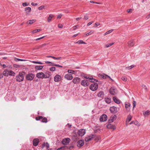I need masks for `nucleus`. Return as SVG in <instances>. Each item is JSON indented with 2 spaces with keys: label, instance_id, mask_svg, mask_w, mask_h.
I'll return each instance as SVG.
<instances>
[{
  "label": "nucleus",
  "instance_id": "obj_1",
  "mask_svg": "<svg viewBox=\"0 0 150 150\" xmlns=\"http://www.w3.org/2000/svg\"><path fill=\"white\" fill-rule=\"evenodd\" d=\"M15 73L11 70L6 69L3 72V75L6 76H14Z\"/></svg>",
  "mask_w": 150,
  "mask_h": 150
},
{
  "label": "nucleus",
  "instance_id": "obj_2",
  "mask_svg": "<svg viewBox=\"0 0 150 150\" xmlns=\"http://www.w3.org/2000/svg\"><path fill=\"white\" fill-rule=\"evenodd\" d=\"M24 74V72L20 73L16 77V80L19 82L22 81L24 79L23 75Z\"/></svg>",
  "mask_w": 150,
  "mask_h": 150
},
{
  "label": "nucleus",
  "instance_id": "obj_3",
  "mask_svg": "<svg viewBox=\"0 0 150 150\" xmlns=\"http://www.w3.org/2000/svg\"><path fill=\"white\" fill-rule=\"evenodd\" d=\"M98 88V86L97 83H94L91 84L89 87L90 89L93 91H96Z\"/></svg>",
  "mask_w": 150,
  "mask_h": 150
},
{
  "label": "nucleus",
  "instance_id": "obj_4",
  "mask_svg": "<svg viewBox=\"0 0 150 150\" xmlns=\"http://www.w3.org/2000/svg\"><path fill=\"white\" fill-rule=\"evenodd\" d=\"M81 84V85L85 87L87 86L90 84L88 81L86 79H84L82 81Z\"/></svg>",
  "mask_w": 150,
  "mask_h": 150
},
{
  "label": "nucleus",
  "instance_id": "obj_5",
  "mask_svg": "<svg viewBox=\"0 0 150 150\" xmlns=\"http://www.w3.org/2000/svg\"><path fill=\"white\" fill-rule=\"evenodd\" d=\"M95 135L91 134L88 137H86L85 138V140L86 142H88L89 141L91 140L92 139L95 137Z\"/></svg>",
  "mask_w": 150,
  "mask_h": 150
},
{
  "label": "nucleus",
  "instance_id": "obj_6",
  "mask_svg": "<svg viewBox=\"0 0 150 150\" xmlns=\"http://www.w3.org/2000/svg\"><path fill=\"white\" fill-rule=\"evenodd\" d=\"M110 93L112 95H115L117 93L116 89L114 87H112L109 90Z\"/></svg>",
  "mask_w": 150,
  "mask_h": 150
},
{
  "label": "nucleus",
  "instance_id": "obj_7",
  "mask_svg": "<svg viewBox=\"0 0 150 150\" xmlns=\"http://www.w3.org/2000/svg\"><path fill=\"white\" fill-rule=\"evenodd\" d=\"M70 139L69 138H65L62 141V143L64 145H67L70 142Z\"/></svg>",
  "mask_w": 150,
  "mask_h": 150
},
{
  "label": "nucleus",
  "instance_id": "obj_8",
  "mask_svg": "<svg viewBox=\"0 0 150 150\" xmlns=\"http://www.w3.org/2000/svg\"><path fill=\"white\" fill-rule=\"evenodd\" d=\"M107 116L105 114H103L100 116V120L101 122H104L107 120Z\"/></svg>",
  "mask_w": 150,
  "mask_h": 150
},
{
  "label": "nucleus",
  "instance_id": "obj_9",
  "mask_svg": "<svg viewBox=\"0 0 150 150\" xmlns=\"http://www.w3.org/2000/svg\"><path fill=\"white\" fill-rule=\"evenodd\" d=\"M36 76L38 78H41L42 79L44 78V73L42 72H39L37 73L36 75Z\"/></svg>",
  "mask_w": 150,
  "mask_h": 150
},
{
  "label": "nucleus",
  "instance_id": "obj_10",
  "mask_svg": "<svg viewBox=\"0 0 150 150\" xmlns=\"http://www.w3.org/2000/svg\"><path fill=\"white\" fill-rule=\"evenodd\" d=\"M64 78L67 80H71L72 79L73 77L71 74L68 73L65 75Z\"/></svg>",
  "mask_w": 150,
  "mask_h": 150
},
{
  "label": "nucleus",
  "instance_id": "obj_11",
  "mask_svg": "<svg viewBox=\"0 0 150 150\" xmlns=\"http://www.w3.org/2000/svg\"><path fill=\"white\" fill-rule=\"evenodd\" d=\"M62 79V76L58 74L56 75L54 77V81L55 82H58Z\"/></svg>",
  "mask_w": 150,
  "mask_h": 150
},
{
  "label": "nucleus",
  "instance_id": "obj_12",
  "mask_svg": "<svg viewBox=\"0 0 150 150\" xmlns=\"http://www.w3.org/2000/svg\"><path fill=\"white\" fill-rule=\"evenodd\" d=\"M78 133L79 136H82L85 134V130L84 129H80L79 130Z\"/></svg>",
  "mask_w": 150,
  "mask_h": 150
},
{
  "label": "nucleus",
  "instance_id": "obj_13",
  "mask_svg": "<svg viewBox=\"0 0 150 150\" xmlns=\"http://www.w3.org/2000/svg\"><path fill=\"white\" fill-rule=\"evenodd\" d=\"M39 142V140L38 139H34L33 141V145L35 146H37Z\"/></svg>",
  "mask_w": 150,
  "mask_h": 150
},
{
  "label": "nucleus",
  "instance_id": "obj_14",
  "mask_svg": "<svg viewBox=\"0 0 150 150\" xmlns=\"http://www.w3.org/2000/svg\"><path fill=\"white\" fill-rule=\"evenodd\" d=\"M84 142L83 140H81L78 141L77 143V146L79 147H81L83 145Z\"/></svg>",
  "mask_w": 150,
  "mask_h": 150
},
{
  "label": "nucleus",
  "instance_id": "obj_15",
  "mask_svg": "<svg viewBox=\"0 0 150 150\" xmlns=\"http://www.w3.org/2000/svg\"><path fill=\"white\" fill-rule=\"evenodd\" d=\"M99 76L101 77L102 78H103L104 79H105L107 77H108L110 78L111 80H113L110 77V76H109L108 75L103 74H99Z\"/></svg>",
  "mask_w": 150,
  "mask_h": 150
},
{
  "label": "nucleus",
  "instance_id": "obj_16",
  "mask_svg": "<svg viewBox=\"0 0 150 150\" xmlns=\"http://www.w3.org/2000/svg\"><path fill=\"white\" fill-rule=\"evenodd\" d=\"M80 81V78L78 77L74 78L72 82L75 84H76L79 83Z\"/></svg>",
  "mask_w": 150,
  "mask_h": 150
},
{
  "label": "nucleus",
  "instance_id": "obj_17",
  "mask_svg": "<svg viewBox=\"0 0 150 150\" xmlns=\"http://www.w3.org/2000/svg\"><path fill=\"white\" fill-rule=\"evenodd\" d=\"M117 108L114 106L111 107L110 108V110L112 112H117Z\"/></svg>",
  "mask_w": 150,
  "mask_h": 150
},
{
  "label": "nucleus",
  "instance_id": "obj_18",
  "mask_svg": "<svg viewBox=\"0 0 150 150\" xmlns=\"http://www.w3.org/2000/svg\"><path fill=\"white\" fill-rule=\"evenodd\" d=\"M117 118V116L115 115H114L111 116L109 120V121L110 123L112 122L113 121L115 120Z\"/></svg>",
  "mask_w": 150,
  "mask_h": 150
},
{
  "label": "nucleus",
  "instance_id": "obj_19",
  "mask_svg": "<svg viewBox=\"0 0 150 150\" xmlns=\"http://www.w3.org/2000/svg\"><path fill=\"white\" fill-rule=\"evenodd\" d=\"M44 78H47L50 77V73L49 71H47L44 73Z\"/></svg>",
  "mask_w": 150,
  "mask_h": 150
},
{
  "label": "nucleus",
  "instance_id": "obj_20",
  "mask_svg": "<svg viewBox=\"0 0 150 150\" xmlns=\"http://www.w3.org/2000/svg\"><path fill=\"white\" fill-rule=\"evenodd\" d=\"M107 127L108 128H110L111 129H116V126L115 125H112L111 124H109L107 125Z\"/></svg>",
  "mask_w": 150,
  "mask_h": 150
},
{
  "label": "nucleus",
  "instance_id": "obj_21",
  "mask_svg": "<svg viewBox=\"0 0 150 150\" xmlns=\"http://www.w3.org/2000/svg\"><path fill=\"white\" fill-rule=\"evenodd\" d=\"M143 114L144 116H147L150 114V111L149 110H147L145 112H143Z\"/></svg>",
  "mask_w": 150,
  "mask_h": 150
},
{
  "label": "nucleus",
  "instance_id": "obj_22",
  "mask_svg": "<svg viewBox=\"0 0 150 150\" xmlns=\"http://www.w3.org/2000/svg\"><path fill=\"white\" fill-rule=\"evenodd\" d=\"M132 119V117L130 115H129L127 116V118L126 120V123L128 124L129 122L131 121Z\"/></svg>",
  "mask_w": 150,
  "mask_h": 150
},
{
  "label": "nucleus",
  "instance_id": "obj_23",
  "mask_svg": "<svg viewBox=\"0 0 150 150\" xmlns=\"http://www.w3.org/2000/svg\"><path fill=\"white\" fill-rule=\"evenodd\" d=\"M125 108L127 110L129 109V108L130 107L131 105L128 102H126L125 103Z\"/></svg>",
  "mask_w": 150,
  "mask_h": 150
},
{
  "label": "nucleus",
  "instance_id": "obj_24",
  "mask_svg": "<svg viewBox=\"0 0 150 150\" xmlns=\"http://www.w3.org/2000/svg\"><path fill=\"white\" fill-rule=\"evenodd\" d=\"M113 100L114 101V102L117 104H119L120 103V101L118 100L117 98L115 97H113Z\"/></svg>",
  "mask_w": 150,
  "mask_h": 150
},
{
  "label": "nucleus",
  "instance_id": "obj_25",
  "mask_svg": "<svg viewBox=\"0 0 150 150\" xmlns=\"http://www.w3.org/2000/svg\"><path fill=\"white\" fill-rule=\"evenodd\" d=\"M34 77V75L33 74H29V80H32Z\"/></svg>",
  "mask_w": 150,
  "mask_h": 150
},
{
  "label": "nucleus",
  "instance_id": "obj_26",
  "mask_svg": "<svg viewBox=\"0 0 150 150\" xmlns=\"http://www.w3.org/2000/svg\"><path fill=\"white\" fill-rule=\"evenodd\" d=\"M43 67L42 66H36L35 68L36 70H40L42 69Z\"/></svg>",
  "mask_w": 150,
  "mask_h": 150
},
{
  "label": "nucleus",
  "instance_id": "obj_27",
  "mask_svg": "<svg viewBox=\"0 0 150 150\" xmlns=\"http://www.w3.org/2000/svg\"><path fill=\"white\" fill-rule=\"evenodd\" d=\"M128 46L129 47L132 46L134 45V43L133 41L131 40L129 41L128 42Z\"/></svg>",
  "mask_w": 150,
  "mask_h": 150
},
{
  "label": "nucleus",
  "instance_id": "obj_28",
  "mask_svg": "<svg viewBox=\"0 0 150 150\" xmlns=\"http://www.w3.org/2000/svg\"><path fill=\"white\" fill-rule=\"evenodd\" d=\"M53 16V15L52 14H50L49 15L48 17L47 18V21L48 22L51 21V19Z\"/></svg>",
  "mask_w": 150,
  "mask_h": 150
},
{
  "label": "nucleus",
  "instance_id": "obj_29",
  "mask_svg": "<svg viewBox=\"0 0 150 150\" xmlns=\"http://www.w3.org/2000/svg\"><path fill=\"white\" fill-rule=\"evenodd\" d=\"M105 101L107 103H110L111 102V99L110 98H105Z\"/></svg>",
  "mask_w": 150,
  "mask_h": 150
},
{
  "label": "nucleus",
  "instance_id": "obj_30",
  "mask_svg": "<svg viewBox=\"0 0 150 150\" xmlns=\"http://www.w3.org/2000/svg\"><path fill=\"white\" fill-rule=\"evenodd\" d=\"M88 79L90 82H94V81H97V80L94 79L92 76L90 77H89V78H88Z\"/></svg>",
  "mask_w": 150,
  "mask_h": 150
},
{
  "label": "nucleus",
  "instance_id": "obj_31",
  "mask_svg": "<svg viewBox=\"0 0 150 150\" xmlns=\"http://www.w3.org/2000/svg\"><path fill=\"white\" fill-rule=\"evenodd\" d=\"M135 67V66H134V65H132L130 66V67H126L125 68V69L126 70H130V69H132V68H134Z\"/></svg>",
  "mask_w": 150,
  "mask_h": 150
},
{
  "label": "nucleus",
  "instance_id": "obj_32",
  "mask_svg": "<svg viewBox=\"0 0 150 150\" xmlns=\"http://www.w3.org/2000/svg\"><path fill=\"white\" fill-rule=\"evenodd\" d=\"M43 146L46 147L47 149H48L49 146V144L47 143H44L43 144Z\"/></svg>",
  "mask_w": 150,
  "mask_h": 150
},
{
  "label": "nucleus",
  "instance_id": "obj_33",
  "mask_svg": "<svg viewBox=\"0 0 150 150\" xmlns=\"http://www.w3.org/2000/svg\"><path fill=\"white\" fill-rule=\"evenodd\" d=\"M113 29H111L109 30L108 31L106 32L104 34V35H106L108 34H109L110 33H111L113 31Z\"/></svg>",
  "mask_w": 150,
  "mask_h": 150
},
{
  "label": "nucleus",
  "instance_id": "obj_34",
  "mask_svg": "<svg viewBox=\"0 0 150 150\" xmlns=\"http://www.w3.org/2000/svg\"><path fill=\"white\" fill-rule=\"evenodd\" d=\"M103 94V92L100 91L97 94V96L98 97H101Z\"/></svg>",
  "mask_w": 150,
  "mask_h": 150
},
{
  "label": "nucleus",
  "instance_id": "obj_35",
  "mask_svg": "<svg viewBox=\"0 0 150 150\" xmlns=\"http://www.w3.org/2000/svg\"><path fill=\"white\" fill-rule=\"evenodd\" d=\"M36 21L35 19L30 20L29 21V24H32L34 23Z\"/></svg>",
  "mask_w": 150,
  "mask_h": 150
},
{
  "label": "nucleus",
  "instance_id": "obj_36",
  "mask_svg": "<svg viewBox=\"0 0 150 150\" xmlns=\"http://www.w3.org/2000/svg\"><path fill=\"white\" fill-rule=\"evenodd\" d=\"M42 120L41 121L43 122L46 123L47 122V119L45 117H42Z\"/></svg>",
  "mask_w": 150,
  "mask_h": 150
},
{
  "label": "nucleus",
  "instance_id": "obj_37",
  "mask_svg": "<svg viewBox=\"0 0 150 150\" xmlns=\"http://www.w3.org/2000/svg\"><path fill=\"white\" fill-rule=\"evenodd\" d=\"M76 43H78L79 44H86V43L83 41L81 40H79Z\"/></svg>",
  "mask_w": 150,
  "mask_h": 150
},
{
  "label": "nucleus",
  "instance_id": "obj_38",
  "mask_svg": "<svg viewBox=\"0 0 150 150\" xmlns=\"http://www.w3.org/2000/svg\"><path fill=\"white\" fill-rule=\"evenodd\" d=\"M67 72L69 73L74 74L75 71L72 70H68Z\"/></svg>",
  "mask_w": 150,
  "mask_h": 150
},
{
  "label": "nucleus",
  "instance_id": "obj_39",
  "mask_svg": "<svg viewBox=\"0 0 150 150\" xmlns=\"http://www.w3.org/2000/svg\"><path fill=\"white\" fill-rule=\"evenodd\" d=\"M14 60L16 61V62H18V61H24L23 59H18V58H15L14 59Z\"/></svg>",
  "mask_w": 150,
  "mask_h": 150
},
{
  "label": "nucleus",
  "instance_id": "obj_40",
  "mask_svg": "<svg viewBox=\"0 0 150 150\" xmlns=\"http://www.w3.org/2000/svg\"><path fill=\"white\" fill-rule=\"evenodd\" d=\"M42 118V116H39L38 117H37L35 118V119L37 120H40Z\"/></svg>",
  "mask_w": 150,
  "mask_h": 150
},
{
  "label": "nucleus",
  "instance_id": "obj_41",
  "mask_svg": "<svg viewBox=\"0 0 150 150\" xmlns=\"http://www.w3.org/2000/svg\"><path fill=\"white\" fill-rule=\"evenodd\" d=\"M113 44H114V43H112L106 44V45H105V47L106 48H108V47H109L111 46L112 45H113Z\"/></svg>",
  "mask_w": 150,
  "mask_h": 150
},
{
  "label": "nucleus",
  "instance_id": "obj_42",
  "mask_svg": "<svg viewBox=\"0 0 150 150\" xmlns=\"http://www.w3.org/2000/svg\"><path fill=\"white\" fill-rule=\"evenodd\" d=\"M133 110L134 108L135 107L136 104V101L134 100L133 101Z\"/></svg>",
  "mask_w": 150,
  "mask_h": 150
},
{
  "label": "nucleus",
  "instance_id": "obj_43",
  "mask_svg": "<svg viewBox=\"0 0 150 150\" xmlns=\"http://www.w3.org/2000/svg\"><path fill=\"white\" fill-rule=\"evenodd\" d=\"M134 124L135 125H137L138 126H139L140 125L139 123V122H137V121H134Z\"/></svg>",
  "mask_w": 150,
  "mask_h": 150
},
{
  "label": "nucleus",
  "instance_id": "obj_44",
  "mask_svg": "<svg viewBox=\"0 0 150 150\" xmlns=\"http://www.w3.org/2000/svg\"><path fill=\"white\" fill-rule=\"evenodd\" d=\"M33 62L34 63L37 64H42V63L38 61H33Z\"/></svg>",
  "mask_w": 150,
  "mask_h": 150
},
{
  "label": "nucleus",
  "instance_id": "obj_45",
  "mask_svg": "<svg viewBox=\"0 0 150 150\" xmlns=\"http://www.w3.org/2000/svg\"><path fill=\"white\" fill-rule=\"evenodd\" d=\"M93 33V30H91L89 32L86 34V36H88L91 34Z\"/></svg>",
  "mask_w": 150,
  "mask_h": 150
},
{
  "label": "nucleus",
  "instance_id": "obj_46",
  "mask_svg": "<svg viewBox=\"0 0 150 150\" xmlns=\"http://www.w3.org/2000/svg\"><path fill=\"white\" fill-rule=\"evenodd\" d=\"M45 6L44 5L38 8V9L39 10H42L44 8Z\"/></svg>",
  "mask_w": 150,
  "mask_h": 150
},
{
  "label": "nucleus",
  "instance_id": "obj_47",
  "mask_svg": "<svg viewBox=\"0 0 150 150\" xmlns=\"http://www.w3.org/2000/svg\"><path fill=\"white\" fill-rule=\"evenodd\" d=\"M88 19V16L87 15L84 16L83 19L85 20H87Z\"/></svg>",
  "mask_w": 150,
  "mask_h": 150
},
{
  "label": "nucleus",
  "instance_id": "obj_48",
  "mask_svg": "<svg viewBox=\"0 0 150 150\" xmlns=\"http://www.w3.org/2000/svg\"><path fill=\"white\" fill-rule=\"evenodd\" d=\"M55 67H52L50 68V70L51 71H54L55 70Z\"/></svg>",
  "mask_w": 150,
  "mask_h": 150
},
{
  "label": "nucleus",
  "instance_id": "obj_49",
  "mask_svg": "<svg viewBox=\"0 0 150 150\" xmlns=\"http://www.w3.org/2000/svg\"><path fill=\"white\" fill-rule=\"evenodd\" d=\"M100 23L98 22H96L95 23V25L94 26V27H97V26L100 25Z\"/></svg>",
  "mask_w": 150,
  "mask_h": 150
},
{
  "label": "nucleus",
  "instance_id": "obj_50",
  "mask_svg": "<svg viewBox=\"0 0 150 150\" xmlns=\"http://www.w3.org/2000/svg\"><path fill=\"white\" fill-rule=\"evenodd\" d=\"M122 80L125 81H126L127 80V78H126V77L125 76L122 77Z\"/></svg>",
  "mask_w": 150,
  "mask_h": 150
},
{
  "label": "nucleus",
  "instance_id": "obj_51",
  "mask_svg": "<svg viewBox=\"0 0 150 150\" xmlns=\"http://www.w3.org/2000/svg\"><path fill=\"white\" fill-rule=\"evenodd\" d=\"M52 58L55 59L59 60L60 59H61L62 58V57H54L53 56V57H52Z\"/></svg>",
  "mask_w": 150,
  "mask_h": 150
},
{
  "label": "nucleus",
  "instance_id": "obj_52",
  "mask_svg": "<svg viewBox=\"0 0 150 150\" xmlns=\"http://www.w3.org/2000/svg\"><path fill=\"white\" fill-rule=\"evenodd\" d=\"M141 86L142 87V88H144V89L146 90L147 89V87L144 84H142Z\"/></svg>",
  "mask_w": 150,
  "mask_h": 150
},
{
  "label": "nucleus",
  "instance_id": "obj_53",
  "mask_svg": "<svg viewBox=\"0 0 150 150\" xmlns=\"http://www.w3.org/2000/svg\"><path fill=\"white\" fill-rule=\"evenodd\" d=\"M62 16V14H60L57 16V18H60Z\"/></svg>",
  "mask_w": 150,
  "mask_h": 150
},
{
  "label": "nucleus",
  "instance_id": "obj_54",
  "mask_svg": "<svg viewBox=\"0 0 150 150\" xmlns=\"http://www.w3.org/2000/svg\"><path fill=\"white\" fill-rule=\"evenodd\" d=\"M79 26L78 25H77L75 26H74L73 27V30H75L76 29V28Z\"/></svg>",
  "mask_w": 150,
  "mask_h": 150
},
{
  "label": "nucleus",
  "instance_id": "obj_55",
  "mask_svg": "<svg viewBox=\"0 0 150 150\" xmlns=\"http://www.w3.org/2000/svg\"><path fill=\"white\" fill-rule=\"evenodd\" d=\"M53 65H54V66H57V67H62V66H61V65H57V64H52Z\"/></svg>",
  "mask_w": 150,
  "mask_h": 150
},
{
  "label": "nucleus",
  "instance_id": "obj_56",
  "mask_svg": "<svg viewBox=\"0 0 150 150\" xmlns=\"http://www.w3.org/2000/svg\"><path fill=\"white\" fill-rule=\"evenodd\" d=\"M66 147V146H62L59 148L57 149V150H62V149H64V148Z\"/></svg>",
  "mask_w": 150,
  "mask_h": 150
},
{
  "label": "nucleus",
  "instance_id": "obj_57",
  "mask_svg": "<svg viewBox=\"0 0 150 150\" xmlns=\"http://www.w3.org/2000/svg\"><path fill=\"white\" fill-rule=\"evenodd\" d=\"M93 23V21H91L89 22L87 24V26H88L91 25L92 23Z\"/></svg>",
  "mask_w": 150,
  "mask_h": 150
},
{
  "label": "nucleus",
  "instance_id": "obj_58",
  "mask_svg": "<svg viewBox=\"0 0 150 150\" xmlns=\"http://www.w3.org/2000/svg\"><path fill=\"white\" fill-rule=\"evenodd\" d=\"M127 12L128 13H132V10L131 9H128L127 10Z\"/></svg>",
  "mask_w": 150,
  "mask_h": 150
},
{
  "label": "nucleus",
  "instance_id": "obj_59",
  "mask_svg": "<svg viewBox=\"0 0 150 150\" xmlns=\"http://www.w3.org/2000/svg\"><path fill=\"white\" fill-rule=\"evenodd\" d=\"M44 37L43 36V37H42L40 38H37V39H36L35 40L37 41V40H40L43 38Z\"/></svg>",
  "mask_w": 150,
  "mask_h": 150
},
{
  "label": "nucleus",
  "instance_id": "obj_60",
  "mask_svg": "<svg viewBox=\"0 0 150 150\" xmlns=\"http://www.w3.org/2000/svg\"><path fill=\"white\" fill-rule=\"evenodd\" d=\"M31 4V5L32 6H36L38 5L37 4V3H32Z\"/></svg>",
  "mask_w": 150,
  "mask_h": 150
},
{
  "label": "nucleus",
  "instance_id": "obj_61",
  "mask_svg": "<svg viewBox=\"0 0 150 150\" xmlns=\"http://www.w3.org/2000/svg\"><path fill=\"white\" fill-rule=\"evenodd\" d=\"M23 5L24 6H27L28 5H27V4L26 3H23Z\"/></svg>",
  "mask_w": 150,
  "mask_h": 150
},
{
  "label": "nucleus",
  "instance_id": "obj_62",
  "mask_svg": "<svg viewBox=\"0 0 150 150\" xmlns=\"http://www.w3.org/2000/svg\"><path fill=\"white\" fill-rule=\"evenodd\" d=\"M46 44H45V43L43 44L42 45H40V47H43L46 46Z\"/></svg>",
  "mask_w": 150,
  "mask_h": 150
},
{
  "label": "nucleus",
  "instance_id": "obj_63",
  "mask_svg": "<svg viewBox=\"0 0 150 150\" xmlns=\"http://www.w3.org/2000/svg\"><path fill=\"white\" fill-rule=\"evenodd\" d=\"M2 66L3 68H5L6 67V65L4 64H2V66Z\"/></svg>",
  "mask_w": 150,
  "mask_h": 150
},
{
  "label": "nucleus",
  "instance_id": "obj_64",
  "mask_svg": "<svg viewBox=\"0 0 150 150\" xmlns=\"http://www.w3.org/2000/svg\"><path fill=\"white\" fill-rule=\"evenodd\" d=\"M32 32L33 33H36L37 32V30H36V29L35 30H34L33 31H32Z\"/></svg>",
  "mask_w": 150,
  "mask_h": 150
}]
</instances>
